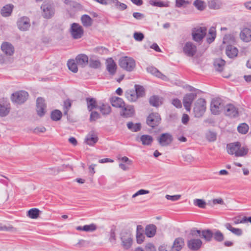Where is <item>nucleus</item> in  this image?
<instances>
[{"instance_id": "nucleus-1", "label": "nucleus", "mask_w": 251, "mask_h": 251, "mask_svg": "<svg viewBox=\"0 0 251 251\" xmlns=\"http://www.w3.org/2000/svg\"><path fill=\"white\" fill-rule=\"evenodd\" d=\"M200 238L198 230H193L190 232L187 239V247L190 250L197 251L201 248L202 242Z\"/></svg>"}, {"instance_id": "nucleus-2", "label": "nucleus", "mask_w": 251, "mask_h": 251, "mask_svg": "<svg viewBox=\"0 0 251 251\" xmlns=\"http://www.w3.org/2000/svg\"><path fill=\"white\" fill-rule=\"evenodd\" d=\"M227 152L237 157L243 156L247 154L248 149L245 146H242L239 142L230 143L226 147Z\"/></svg>"}, {"instance_id": "nucleus-3", "label": "nucleus", "mask_w": 251, "mask_h": 251, "mask_svg": "<svg viewBox=\"0 0 251 251\" xmlns=\"http://www.w3.org/2000/svg\"><path fill=\"white\" fill-rule=\"evenodd\" d=\"M145 94L144 88L140 85H136L134 89H128L125 94L126 98L130 102L136 101L139 98Z\"/></svg>"}, {"instance_id": "nucleus-4", "label": "nucleus", "mask_w": 251, "mask_h": 251, "mask_svg": "<svg viewBox=\"0 0 251 251\" xmlns=\"http://www.w3.org/2000/svg\"><path fill=\"white\" fill-rule=\"evenodd\" d=\"M118 63L122 69L129 72L134 71L136 67L135 60L128 56L121 57L119 60Z\"/></svg>"}, {"instance_id": "nucleus-5", "label": "nucleus", "mask_w": 251, "mask_h": 251, "mask_svg": "<svg viewBox=\"0 0 251 251\" xmlns=\"http://www.w3.org/2000/svg\"><path fill=\"white\" fill-rule=\"evenodd\" d=\"M206 109V102L204 99H199L193 104V112L196 117H201L205 112Z\"/></svg>"}, {"instance_id": "nucleus-6", "label": "nucleus", "mask_w": 251, "mask_h": 251, "mask_svg": "<svg viewBox=\"0 0 251 251\" xmlns=\"http://www.w3.org/2000/svg\"><path fill=\"white\" fill-rule=\"evenodd\" d=\"M69 33L71 37L74 39H79L81 38L84 35V30L83 27L79 24L77 23H73L70 25Z\"/></svg>"}, {"instance_id": "nucleus-7", "label": "nucleus", "mask_w": 251, "mask_h": 251, "mask_svg": "<svg viewBox=\"0 0 251 251\" xmlns=\"http://www.w3.org/2000/svg\"><path fill=\"white\" fill-rule=\"evenodd\" d=\"M121 245L125 249H130L133 243V236L130 232L125 231L122 233L121 237Z\"/></svg>"}, {"instance_id": "nucleus-8", "label": "nucleus", "mask_w": 251, "mask_h": 251, "mask_svg": "<svg viewBox=\"0 0 251 251\" xmlns=\"http://www.w3.org/2000/svg\"><path fill=\"white\" fill-rule=\"evenodd\" d=\"M42 16L46 19H50L54 14V8L53 6L50 3H44L41 7Z\"/></svg>"}, {"instance_id": "nucleus-9", "label": "nucleus", "mask_w": 251, "mask_h": 251, "mask_svg": "<svg viewBox=\"0 0 251 251\" xmlns=\"http://www.w3.org/2000/svg\"><path fill=\"white\" fill-rule=\"evenodd\" d=\"M28 94L25 91H18L14 93L11 96V100L15 103H21L26 100Z\"/></svg>"}, {"instance_id": "nucleus-10", "label": "nucleus", "mask_w": 251, "mask_h": 251, "mask_svg": "<svg viewBox=\"0 0 251 251\" xmlns=\"http://www.w3.org/2000/svg\"><path fill=\"white\" fill-rule=\"evenodd\" d=\"M147 70L152 75L158 77V78H160L163 81H167L170 80L169 76L168 75L161 72L157 68L153 66H149L147 68Z\"/></svg>"}, {"instance_id": "nucleus-11", "label": "nucleus", "mask_w": 251, "mask_h": 251, "mask_svg": "<svg viewBox=\"0 0 251 251\" xmlns=\"http://www.w3.org/2000/svg\"><path fill=\"white\" fill-rule=\"evenodd\" d=\"M161 121V118L158 113L152 112L150 113L147 118V124L151 127L158 126Z\"/></svg>"}, {"instance_id": "nucleus-12", "label": "nucleus", "mask_w": 251, "mask_h": 251, "mask_svg": "<svg viewBox=\"0 0 251 251\" xmlns=\"http://www.w3.org/2000/svg\"><path fill=\"white\" fill-rule=\"evenodd\" d=\"M206 34V28L204 27H198L195 28L192 32L194 40L197 42L201 41Z\"/></svg>"}, {"instance_id": "nucleus-13", "label": "nucleus", "mask_w": 251, "mask_h": 251, "mask_svg": "<svg viewBox=\"0 0 251 251\" xmlns=\"http://www.w3.org/2000/svg\"><path fill=\"white\" fill-rule=\"evenodd\" d=\"M64 3L71 17L74 16L75 11L81 8L80 4L72 0H65Z\"/></svg>"}, {"instance_id": "nucleus-14", "label": "nucleus", "mask_w": 251, "mask_h": 251, "mask_svg": "<svg viewBox=\"0 0 251 251\" xmlns=\"http://www.w3.org/2000/svg\"><path fill=\"white\" fill-rule=\"evenodd\" d=\"M120 115L124 118H130L134 116L135 110L134 107L126 104L120 109Z\"/></svg>"}, {"instance_id": "nucleus-15", "label": "nucleus", "mask_w": 251, "mask_h": 251, "mask_svg": "<svg viewBox=\"0 0 251 251\" xmlns=\"http://www.w3.org/2000/svg\"><path fill=\"white\" fill-rule=\"evenodd\" d=\"M42 213V211L39 208H32L26 211V216L29 220L37 221L41 218Z\"/></svg>"}, {"instance_id": "nucleus-16", "label": "nucleus", "mask_w": 251, "mask_h": 251, "mask_svg": "<svg viewBox=\"0 0 251 251\" xmlns=\"http://www.w3.org/2000/svg\"><path fill=\"white\" fill-rule=\"evenodd\" d=\"M173 140L172 135L169 133H163L158 138L159 145L161 146H167L172 143Z\"/></svg>"}, {"instance_id": "nucleus-17", "label": "nucleus", "mask_w": 251, "mask_h": 251, "mask_svg": "<svg viewBox=\"0 0 251 251\" xmlns=\"http://www.w3.org/2000/svg\"><path fill=\"white\" fill-rule=\"evenodd\" d=\"M46 105L45 100L42 98H38L36 101V112L39 116H43L46 112Z\"/></svg>"}, {"instance_id": "nucleus-18", "label": "nucleus", "mask_w": 251, "mask_h": 251, "mask_svg": "<svg viewBox=\"0 0 251 251\" xmlns=\"http://www.w3.org/2000/svg\"><path fill=\"white\" fill-rule=\"evenodd\" d=\"M196 46L190 42H186L183 47V52L189 56H193L196 53Z\"/></svg>"}, {"instance_id": "nucleus-19", "label": "nucleus", "mask_w": 251, "mask_h": 251, "mask_svg": "<svg viewBox=\"0 0 251 251\" xmlns=\"http://www.w3.org/2000/svg\"><path fill=\"white\" fill-rule=\"evenodd\" d=\"M18 28L21 31H26L30 26L29 19L26 17H23L19 19L17 21Z\"/></svg>"}, {"instance_id": "nucleus-20", "label": "nucleus", "mask_w": 251, "mask_h": 251, "mask_svg": "<svg viewBox=\"0 0 251 251\" xmlns=\"http://www.w3.org/2000/svg\"><path fill=\"white\" fill-rule=\"evenodd\" d=\"M223 105L220 99H213L211 103V111L214 114H219L223 109Z\"/></svg>"}, {"instance_id": "nucleus-21", "label": "nucleus", "mask_w": 251, "mask_h": 251, "mask_svg": "<svg viewBox=\"0 0 251 251\" xmlns=\"http://www.w3.org/2000/svg\"><path fill=\"white\" fill-rule=\"evenodd\" d=\"M195 98L196 95L192 93L186 94L183 97V104L187 111H190L192 103L195 99Z\"/></svg>"}, {"instance_id": "nucleus-22", "label": "nucleus", "mask_w": 251, "mask_h": 251, "mask_svg": "<svg viewBox=\"0 0 251 251\" xmlns=\"http://www.w3.org/2000/svg\"><path fill=\"white\" fill-rule=\"evenodd\" d=\"M240 38L244 42L248 43L251 41V29L245 27L240 33Z\"/></svg>"}, {"instance_id": "nucleus-23", "label": "nucleus", "mask_w": 251, "mask_h": 251, "mask_svg": "<svg viewBox=\"0 0 251 251\" xmlns=\"http://www.w3.org/2000/svg\"><path fill=\"white\" fill-rule=\"evenodd\" d=\"M10 111V104L5 100H0V116H5L7 115Z\"/></svg>"}, {"instance_id": "nucleus-24", "label": "nucleus", "mask_w": 251, "mask_h": 251, "mask_svg": "<svg viewBox=\"0 0 251 251\" xmlns=\"http://www.w3.org/2000/svg\"><path fill=\"white\" fill-rule=\"evenodd\" d=\"M184 246V240L182 238H176L171 245V251H180Z\"/></svg>"}, {"instance_id": "nucleus-25", "label": "nucleus", "mask_w": 251, "mask_h": 251, "mask_svg": "<svg viewBox=\"0 0 251 251\" xmlns=\"http://www.w3.org/2000/svg\"><path fill=\"white\" fill-rule=\"evenodd\" d=\"M239 50L237 48L232 45L227 46L226 49V53L230 58H234L238 54Z\"/></svg>"}, {"instance_id": "nucleus-26", "label": "nucleus", "mask_w": 251, "mask_h": 251, "mask_svg": "<svg viewBox=\"0 0 251 251\" xmlns=\"http://www.w3.org/2000/svg\"><path fill=\"white\" fill-rule=\"evenodd\" d=\"M1 50L7 55H12L14 52L13 46L8 42H4L1 45Z\"/></svg>"}, {"instance_id": "nucleus-27", "label": "nucleus", "mask_w": 251, "mask_h": 251, "mask_svg": "<svg viewBox=\"0 0 251 251\" xmlns=\"http://www.w3.org/2000/svg\"><path fill=\"white\" fill-rule=\"evenodd\" d=\"M226 114L230 117H236L239 115V112L236 108L233 105H226L225 108Z\"/></svg>"}, {"instance_id": "nucleus-28", "label": "nucleus", "mask_w": 251, "mask_h": 251, "mask_svg": "<svg viewBox=\"0 0 251 251\" xmlns=\"http://www.w3.org/2000/svg\"><path fill=\"white\" fill-rule=\"evenodd\" d=\"M98 140V136L96 133L94 132H91L88 133L85 139V143L89 145H94Z\"/></svg>"}, {"instance_id": "nucleus-29", "label": "nucleus", "mask_w": 251, "mask_h": 251, "mask_svg": "<svg viewBox=\"0 0 251 251\" xmlns=\"http://www.w3.org/2000/svg\"><path fill=\"white\" fill-rule=\"evenodd\" d=\"M134 251H157V248L154 243L149 242L146 243L143 247L136 248Z\"/></svg>"}, {"instance_id": "nucleus-30", "label": "nucleus", "mask_w": 251, "mask_h": 251, "mask_svg": "<svg viewBox=\"0 0 251 251\" xmlns=\"http://www.w3.org/2000/svg\"><path fill=\"white\" fill-rule=\"evenodd\" d=\"M75 59L79 67H83L88 62V57L85 54H79Z\"/></svg>"}, {"instance_id": "nucleus-31", "label": "nucleus", "mask_w": 251, "mask_h": 251, "mask_svg": "<svg viewBox=\"0 0 251 251\" xmlns=\"http://www.w3.org/2000/svg\"><path fill=\"white\" fill-rule=\"evenodd\" d=\"M120 161L119 166L124 171L128 170L132 163V161L126 156L122 157Z\"/></svg>"}, {"instance_id": "nucleus-32", "label": "nucleus", "mask_w": 251, "mask_h": 251, "mask_svg": "<svg viewBox=\"0 0 251 251\" xmlns=\"http://www.w3.org/2000/svg\"><path fill=\"white\" fill-rule=\"evenodd\" d=\"M106 68L110 74H114L116 72L117 67L116 63L112 58H108L106 60Z\"/></svg>"}, {"instance_id": "nucleus-33", "label": "nucleus", "mask_w": 251, "mask_h": 251, "mask_svg": "<svg viewBox=\"0 0 251 251\" xmlns=\"http://www.w3.org/2000/svg\"><path fill=\"white\" fill-rule=\"evenodd\" d=\"M138 140L143 145L148 146L151 145L153 139L152 136L145 134L141 135Z\"/></svg>"}, {"instance_id": "nucleus-34", "label": "nucleus", "mask_w": 251, "mask_h": 251, "mask_svg": "<svg viewBox=\"0 0 251 251\" xmlns=\"http://www.w3.org/2000/svg\"><path fill=\"white\" fill-rule=\"evenodd\" d=\"M156 232V227L155 225L152 224H150L147 225L145 228V235L150 238L153 237Z\"/></svg>"}, {"instance_id": "nucleus-35", "label": "nucleus", "mask_w": 251, "mask_h": 251, "mask_svg": "<svg viewBox=\"0 0 251 251\" xmlns=\"http://www.w3.org/2000/svg\"><path fill=\"white\" fill-rule=\"evenodd\" d=\"M110 102L113 106L118 107L120 109L125 104L122 99L115 96L112 97L111 98Z\"/></svg>"}, {"instance_id": "nucleus-36", "label": "nucleus", "mask_w": 251, "mask_h": 251, "mask_svg": "<svg viewBox=\"0 0 251 251\" xmlns=\"http://www.w3.org/2000/svg\"><path fill=\"white\" fill-rule=\"evenodd\" d=\"M200 233V237L202 238L206 241L211 240L213 237V233L209 230H198Z\"/></svg>"}, {"instance_id": "nucleus-37", "label": "nucleus", "mask_w": 251, "mask_h": 251, "mask_svg": "<svg viewBox=\"0 0 251 251\" xmlns=\"http://www.w3.org/2000/svg\"><path fill=\"white\" fill-rule=\"evenodd\" d=\"M163 100L162 98L156 96H153L150 99V103L153 106H159L162 104Z\"/></svg>"}, {"instance_id": "nucleus-38", "label": "nucleus", "mask_w": 251, "mask_h": 251, "mask_svg": "<svg viewBox=\"0 0 251 251\" xmlns=\"http://www.w3.org/2000/svg\"><path fill=\"white\" fill-rule=\"evenodd\" d=\"M223 44L228 45H232L236 42V38L234 35L228 34L226 35L223 39Z\"/></svg>"}, {"instance_id": "nucleus-39", "label": "nucleus", "mask_w": 251, "mask_h": 251, "mask_svg": "<svg viewBox=\"0 0 251 251\" xmlns=\"http://www.w3.org/2000/svg\"><path fill=\"white\" fill-rule=\"evenodd\" d=\"M62 115V113L60 110L54 109L50 112V117L53 121H58L61 120Z\"/></svg>"}, {"instance_id": "nucleus-40", "label": "nucleus", "mask_w": 251, "mask_h": 251, "mask_svg": "<svg viewBox=\"0 0 251 251\" xmlns=\"http://www.w3.org/2000/svg\"><path fill=\"white\" fill-rule=\"evenodd\" d=\"M222 3L220 0H209L208 6L209 8L212 9H219L221 8Z\"/></svg>"}, {"instance_id": "nucleus-41", "label": "nucleus", "mask_w": 251, "mask_h": 251, "mask_svg": "<svg viewBox=\"0 0 251 251\" xmlns=\"http://www.w3.org/2000/svg\"><path fill=\"white\" fill-rule=\"evenodd\" d=\"M127 127L128 129L132 132H137L141 128V125L139 123L128 122L127 124Z\"/></svg>"}, {"instance_id": "nucleus-42", "label": "nucleus", "mask_w": 251, "mask_h": 251, "mask_svg": "<svg viewBox=\"0 0 251 251\" xmlns=\"http://www.w3.org/2000/svg\"><path fill=\"white\" fill-rule=\"evenodd\" d=\"M80 20L84 26L89 27L91 26L93 24L92 19L88 15H82Z\"/></svg>"}, {"instance_id": "nucleus-43", "label": "nucleus", "mask_w": 251, "mask_h": 251, "mask_svg": "<svg viewBox=\"0 0 251 251\" xmlns=\"http://www.w3.org/2000/svg\"><path fill=\"white\" fill-rule=\"evenodd\" d=\"M67 66L68 69L73 73H76L78 71V67H79L77 64L75 59H72L68 60L67 62Z\"/></svg>"}, {"instance_id": "nucleus-44", "label": "nucleus", "mask_w": 251, "mask_h": 251, "mask_svg": "<svg viewBox=\"0 0 251 251\" xmlns=\"http://www.w3.org/2000/svg\"><path fill=\"white\" fill-rule=\"evenodd\" d=\"M193 5L198 10L203 11L206 7V4L204 0H195L193 2Z\"/></svg>"}, {"instance_id": "nucleus-45", "label": "nucleus", "mask_w": 251, "mask_h": 251, "mask_svg": "<svg viewBox=\"0 0 251 251\" xmlns=\"http://www.w3.org/2000/svg\"><path fill=\"white\" fill-rule=\"evenodd\" d=\"M13 6L11 4H7L3 6L1 10V14L3 17L9 16L12 11Z\"/></svg>"}, {"instance_id": "nucleus-46", "label": "nucleus", "mask_w": 251, "mask_h": 251, "mask_svg": "<svg viewBox=\"0 0 251 251\" xmlns=\"http://www.w3.org/2000/svg\"><path fill=\"white\" fill-rule=\"evenodd\" d=\"M98 109L103 114H108L111 112V107L108 104L100 102L99 103Z\"/></svg>"}, {"instance_id": "nucleus-47", "label": "nucleus", "mask_w": 251, "mask_h": 251, "mask_svg": "<svg viewBox=\"0 0 251 251\" xmlns=\"http://www.w3.org/2000/svg\"><path fill=\"white\" fill-rule=\"evenodd\" d=\"M225 62L221 58H217L214 60V66L215 69L218 71H222L224 67Z\"/></svg>"}, {"instance_id": "nucleus-48", "label": "nucleus", "mask_w": 251, "mask_h": 251, "mask_svg": "<svg viewBox=\"0 0 251 251\" xmlns=\"http://www.w3.org/2000/svg\"><path fill=\"white\" fill-rule=\"evenodd\" d=\"M216 30L215 28L211 27L208 31V34L207 35L206 40L208 43H212L216 37Z\"/></svg>"}, {"instance_id": "nucleus-49", "label": "nucleus", "mask_w": 251, "mask_h": 251, "mask_svg": "<svg viewBox=\"0 0 251 251\" xmlns=\"http://www.w3.org/2000/svg\"><path fill=\"white\" fill-rule=\"evenodd\" d=\"M99 103L96 102V101L93 99H89L87 100V107L90 111L95 109H98Z\"/></svg>"}, {"instance_id": "nucleus-50", "label": "nucleus", "mask_w": 251, "mask_h": 251, "mask_svg": "<svg viewBox=\"0 0 251 251\" xmlns=\"http://www.w3.org/2000/svg\"><path fill=\"white\" fill-rule=\"evenodd\" d=\"M209 204L211 206H214L218 204L223 205L224 204V201L222 198L218 197L209 201Z\"/></svg>"}, {"instance_id": "nucleus-51", "label": "nucleus", "mask_w": 251, "mask_h": 251, "mask_svg": "<svg viewBox=\"0 0 251 251\" xmlns=\"http://www.w3.org/2000/svg\"><path fill=\"white\" fill-rule=\"evenodd\" d=\"M157 250L158 251H171V245L168 242H164L160 244Z\"/></svg>"}, {"instance_id": "nucleus-52", "label": "nucleus", "mask_w": 251, "mask_h": 251, "mask_svg": "<svg viewBox=\"0 0 251 251\" xmlns=\"http://www.w3.org/2000/svg\"><path fill=\"white\" fill-rule=\"evenodd\" d=\"M249 129L248 125L245 123L240 124L237 127L238 131L243 134H246L248 132Z\"/></svg>"}, {"instance_id": "nucleus-53", "label": "nucleus", "mask_w": 251, "mask_h": 251, "mask_svg": "<svg viewBox=\"0 0 251 251\" xmlns=\"http://www.w3.org/2000/svg\"><path fill=\"white\" fill-rule=\"evenodd\" d=\"M150 3L153 6H156L158 7H168L169 6V2L167 1H154L153 0H151Z\"/></svg>"}, {"instance_id": "nucleus-54", "label": "nucleus", "mask_w": 251, "mask_h": 251, "mask_svg": "<svg viewBox=\"0 0 251 251\" xmlns=\"http://www.w3.org/2000/svg\"><path fill=\"white\" fill-rule=\"evenodd\" d=\"M194 203L195 205L201 208H205L207 205L206 201L203 199H196L194 200Z\"/></svg>"}, {"instance_id": "nucleus-55", "label": "nucleus", "mask_w": 251, "mask_h": 251, "mask_svg": "<svg viewBox=\"0 0 251 251\" xmlns=\"http://www.w3.org/2000/svg\"><path fill=\"white\" fill-rule=\"evenodd\" d=\"M190 3V2L186 0H176V5L177 7H185Z\"/></svg>"}, {"instance_id": "nucleus-56", "label": "nucleus", "mask_w": 251, "mask_h": 251, "mask_svg": "<svg viewBox=\"0 0 251 251\" xmlns=\"http://www.w3.org/2000/svg\"><path fill=\"white\" fill-rule=\"evenodd\" d=\"M150 191L148 190L140 189L134 194H133L131 196V198L132 199H134L139 196L148 195L150 193Z\"/></svg>"}, {"instance_id": "nucleus-57", "label": "nucleus", "mask_w": 251, "mask_h": 251, "mask_svg": "<svg viewBox=\"0 0 251 251\" xmlns=\"http://www.w3.org/2000/svg\"><path fill=\"white\" fill-rule=\"evenodd\" d=\"M240 174L244 177H247L250 175V170L249 167L244 166L240 170Z\"/></svg>"}, {"instance_id": "nucleus-58", "label": "nucleus", "mask_w": 251, "mask_h": 251, "mask_svg": "<svg viewBox=\"0 0 251 251\" xmlns=\"http://www.w3.org/2000/svg\"><path fill=\"white\" fill-rule=\"evenodd\" d=\"M84 231L92 232L97 229V226L94 224L83 226Z\"/></svg>"}, {"instance_id": "nucleus-59", "label": "nucleus", "mask_w": 251, "mask_h": 251, "mask_svg": "<svg viewBox=\"0 0 251 251\" xmlns=\"http://www.w3.org/2000/svg\"><path fill=\"white\" fill-rule=\"evenodd\" d=\"M226 227L228 230H229L232 233H233L234 234H235L238 236L241 235L242 233V231L241 229H240L239 228H234V227L231 226L230 225H228V226L226 225Z\"/></svg>"}, {"instance_id": "nucleus-60", "label": "nucleus", "mask_w": 251, "mask_h": 251, "mask_svg": "<svg viewBox=\"0 0 251 251\" xmlns=\"http://www.w3.org/2000/svg\"><path fill=\"white\" fill-rule=\"evenodd\" d=\"M213 236L215 240L218 241H222L224 239V234L220 231H216L213 233Z\"/></svg>"}, {"instance_id": "nucleus-61", "label": "nucleus", "mask_w": 251, "mask_h": 251, "mask_svg": "<svg viewBox=\"0 0 251 251\" xmlns=\"http://www.w3.org/2000/svg\"><path fill=\"white\" fill-rule=\"evenodd\" d=\"M136 240L138 244H142L145 240V235L144 233L136 234Z\"/></svg>"}, {"instance_id": "nucleus-62", "label": "nucleus", "mask_w": 251, "mask_h": 251, "mask_svg": "<svg viewBox=\"0 0 251 251\" xmlns=\"http://www.w3.org/2000/svg\"><path fill=\"white\" fill-rule=\"evenodd\" d=\"M189 121H190L189 116L186 113H183L182 114V115L181 116V123L183 125H187L188 124Z\"/></svg>"}, {"instance_id": "nucleus-63", "label": "nucleus", "mask_w": 251, "mask_h": 251, "mask_svg": "<svg viewBox=\"0 0 251 251\" xmlns=\"http://www.w3.org/2000/svg\"><path fill=\"white\" fill-rule=\"evenodd\" d=\"M181 197V196L180 195H173L171 196L169 195H167L165 196V198L166 199L168 200H170L172 201H176L180 199Z\"/></svg>"}, {"instance_id": "nucleus-64", "label": "nucleus", "mask_w": 251, "mask_h": 251, "mask_svg": "<svg viewBox=\"0 0 251 251\" xmlns=\"http://www.w3.org/2000/svg\"><path fill=\"white\" fill-rule=\"evenodd\" d=\"M172 104L177 108L182 107V104L181 101L177 99H174L172 101Z\"/></svg>"}]
</instances>
